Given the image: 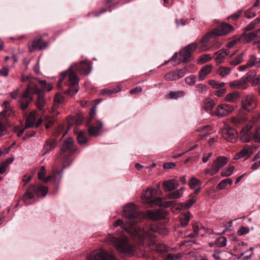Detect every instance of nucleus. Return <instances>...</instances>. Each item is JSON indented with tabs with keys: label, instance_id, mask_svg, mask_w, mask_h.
Returning <instances> with one entry per match:
<instances>
[{
	"label": "nucleus",
	"instance_id": "12",
	"mask_svg": "<svg viewBox=\"0 0 260 260\" xmlns=\"http://www.w3.org/2000/svg\"><path fill=\"white\" fill-rule=\"evenodd\" d=\"M223 138L230 143H235L237 140L238 133L235 128L229 126L222 129Z\"/></svg>",
	"mask_w": 260,
	"mask_h": 260
},
{
	"label": "nucleus",
	"instance_id": "26",
	"mask_svg": "<svg viewBox=\"0 0 260 260\" xmlns=\"http://www.w3.org/2000/svg\"><path fill=\"white\" fill-rule=\"evenodd\" d=\"M57 145V142L55 140L53 139H48L47 140L43 147V155H45L52 150L56 147Z\"/></svg>",
	"mask_w": 260,
	"mask_h": 260
},
{
	"label": "nucleus",
	"instance_id": "54",
	"mask_svg": "<svg viewBox=\"0 0 260 260\" xmlns=\"http://www.w3.org/2000/svg\"><path fill=\"white\" fill-rule=\"evenodd\" d=\"M182 194L180 190H176L174 192L169 193L168 194V198L170 199H177L181 197Z\"/></svg>",
	"mask_w": 260,
	"mask_h": 260
},
{
	"label": "nucleus",
	"instance_id": "11",
	"mask_svg": "<svg viewBox=\"0 0 260 260\" xmlns=\"http://www.w3.org/2000/svg\"><path fill=\"white\" fill-rule=\"evenodd\" d=\"M71 69H74L82 75H88L91 72L92 68L90 62L85 60L80 62L73 63L70 67V70Z\"/></svg>",
	"mask_w": 260,
	"mask_h": 260
},
{
	"label": "nucleus",
	"instance_id": "18",
	"mask_svg": "<svg viewBox=\"0 0 260 260\" xmlns=\"http://www.w3.org/2000/svg\"><path fill=\"white\" fill-rule=\"evenodd\" d=\"M32 101L33 98L31 95L27 94L25 92H23L21 94L20 99L18 101L20 108L22 111L25 110Z\"/></svg>",
	"mask_w": 260,
	"mask_h": 260
},
{
	"label": "nucleus",
	"instance_id": "51",
	"mask_svg": "<svg viewBox=\"0 0 260 260\" xmlns=\"http://www.w3.org/2000/svg\"><path fill=\"white\" fill-rule=\"evenodd\" d=\"M204 107L206 111L209 112L212 111L214 107V102L213 100H209L206 101L205 102Z\"/></svg>",
	"mask_w": 260,
	"mask_h": 260
},
{
	"label": "nucleus",
	"instance_id": "64",
	"mask_svg": "<svg viewBox=\"0 0 260 260\" xmlns=\"http://www.w3.org/2000/svg\"><path fill=\"white\" fill-rule=\"evenodd\" d=\"M252 86H256L260 84V74L257 77H254L252 82L250 83Z\"/></svg>",
	"mask_w": 260,
	"mask_h": 260
},
{
	"label": "nucleus",
	"instance_id": "2",
	"mask_svg": "<svg viewBox=\"0 0 260 260\" xmlns=\"http://www.w3.org/2000/svg\"><path fill=\"white\" fill-rule=\"evenodd\" d=\"M234 30L233 26L230 24L222 22L220 25L206 33L200 41V46L196 42L191 43L180 52V60L183 63L189 62L191 60L192 54L197 48L200 51L212 50L220 48L222 44L217 40L216 38L229 34Z\"/></svg>",
	"mask_w": 260,
	"mask_h": 260
},
{
	"label": "nucleus",
	"instance_id": "10",
	"mask_svg": "<svg viewBox=\"0 0 260 260\" xmlns=\"http://www.w3.org/2000/svg\"><path fill=\"white\" fill-rule=\"evenodd\" d=\"M4 107V109L0 113V137L5 135L7 133V127L5 125L6 121V117L8 111H10L8 115L10 116L11 113H13L12 108L10 106V103L8 101H5L3 104Z\"/></svg>",
	"mask_w": 260,
	"mask_h": 260
},
{
	"label": "nucleus",
	"instance_id": "21",
	"mask_svg": "<svg viewBox=\"0 0 260 260\" xmlns=\"http://www.w3.org/2000/svg\"><path fill=\"white\" fill-rule=\"evenodd\" d=\"M230 55V51L228 49H221L215 52L214 54V58L217 63H221L224 62L226 56Z\"/></svg>",
	"mask_w": 260,
	"mask_h": 260
},
{
	"label": "nucleus",
	"instance_id": "3",
	"mask_svg": "<svg viewBox=\"0 0 260 260\" xmlns=\"http://www.w3.org/2000/svg\"><path fill=\"white\" fill-rule=\"evenodd\" d=\"M110 242L120 253L127 255H132L134 253L135 246L129 242L128 238L125 236L112 237Z\"/></svg>",
	"mask_w": 260,
	"mask_h": 260
},
{
	"label": "nucleus",
	"instance_id": "39",
	"mask_svg": "<svg viewBox=\"0 0 260 260\" xmlns=\"http://www.w3.org/2000/svg\"><path fill=\"white\" fill-rule=\"evenodd\" d=\"M226 237L224 236H220L215 240L213 245L217 247H223L226 246Z\"/></svg>",
	"mask_w": 260,
	"mask_h": 260
},
{
	"label": "nucleus",
	"instance_id": "22",
	"mask_svg": "<svg viewBox=\"0 0 260 260\" xmlns=\"http://www.w3.org/2000/svg\"><path fill=\"white\" fill-rule=\"evenodd\" d=\"M235 52L229 55V59L228 62L233 66H236L241 63L243 60V56L244 53L243 52L241 53L240 54L234 56Z\"/></svg>",
	"mask_w": 260,
	"mask_h": 260
},
{
	"label": "nucleus",
	"instance_id": "8",
	"mask_svg": "<svg viewBox=\"0 0 260 260\" xmlns=\"http://www.w3.org/2000/svg\"><path fill=\"white\" fill-rule=\"evenodd\" d=\"M86 260H118L111 252L104 250H95L86 257Z\"/></svg>",
	"mask_w": 260,
	"mask_h": 260
},
{
	"label": "nucleus",
	"instance_id": "50",
	"mask_svg": "<svg viewBox=\"0 0 260 260\" xmlns=\"http://www.w3.org/2000/svg\"><path fill=\"white\" fill-rule=\"evenodd\" d=\"M209 83L212 87V88L217 89L223 87L225 84L224 82L219 83L213 80H209Z\"/></svg>",
	"mask_w": 260,
	"mask_h": 260
},
{
	"label": "nucleus",
	"instance_id": "31",
	"mask_svg": "<svg viewBox=\"0 0 260 260\" xmlns=\"http://www.w3.org/2000/svg\"><path fill=\"white\" fill-rule=\"evenodd\" d=\"M74 132L76 133L77 139L79 144L83 145L87 142L88 139L86 136V133L84 131H79L77 132V129L75 128Z\"/></svg>",
	"mask_w": 260,
	"mask_h": 260
},
{
	"label": "nucleus",
	"instance_id": "43",
	"mask_svg": "<svg viewBox=\"0 0 260 260\" xmlns=\"http://www.w3.org/2000/svg\"><path fill=\"white\" fill-rule=\"evenodd\" d=\"M185 92L183 91H171L168 94V98L171 99H177L179 98L184 96Z\"/></svg>",
	"mask_w": 260,
	"mask_h": 260
},
{
	"label": "nucleus",
	"instance_id": "24",
	"mask_svg": "<svg viewBox=\"0 0 260 260\" xmlns=\"http://www.w3.org/2000/svg\"><path fill=\"white\" fill-rule=\"evenodd\" d=\"M230 85L231 87L240 89H246L249 86L248 83L243 77L239 80L231 82Z\"/></svg>",
	"mask_w": 260,
	"mask_h": 260
},
{
	"label": "nucleus",
	"instance_id": "41",
	"mask_svg": "<svg viewBox=\"0 0 260 260\" xmlns=\"http://www.w3.org/2000/svg\"><path fill=\"white\" fill-rule=\"evenodd\" d=\"M190 219V214L186 213L182 216V217H180V223L179 224V226H180L181 227H185L186 225H188V222L189 221Z\"/></svg>",
	"mask_w": 260,
	"mask_h": 260
},
{
	"label": "nucleus",
	"instance_id": "48",
	"mask_svg": "<svg viewBox=\"0 0 260 260\" xmlns=\"http://www.w3.org/2000/svg\"><path fill=\"white\" fill-rule=\"evenodd\" d=\"M242 35L244 36L245 41L248 43L251 42L256 39L254 31L249 33H246L244 32L243 33Z\"/></svg>",
	"mask_w": 260,
	"mask_h": 260
},
{
	"label": "nucleus",
	"instance_id": "5",
	"mask_svg": "<svg viewBox=\"0 0 260 260\" xmlns=\"http://www.w3.org/2000/svg\"><path fill=\"white\" fill-rule=\"evenodd\" d=\"M39 80L35 81H31L27 85L24 92L29 95L37 94L38 98L36 105L40 111H42L45 103V94L41 88H39Z\"/></svg>",
	"mask_w": 260,
	"mask_h": 260
},
{
	"label": "nucleus",
	"instance_id": "53",
	"mask_svg": "<svg viewBox=\"0 0 260 260\" xmlns=\"http://www.w3.org/2000/svg\"><path fill=\"white\" fill-rule=\"evenodd\" d=\"M196 76L193 75L186 77L185 78V82L186 84L191 86L193 85L196 83Z\"/></svg>",
	"mask_w": 260,
	"mask_h": 260
},
{
	"label": "nucleus",
	"instance_id": "52",
	"mask_svg": "<svg viewBox=\"0 0 260 260\" xmlns=\"http://www.w3.org/2000/svg\"><path fill=\"white\" fill-rule=\"evenodd\" d=\"M119 91L116 88H113L112 89H103L101 90V94L103 95L111 96L114 93H116Z\"/></svg>",
	"mask_w": 260,
	"mask_h": 260
},
{
	"label": "nucleus",
	"instance_id": "62",
	"mask_svg": "<svg viewBox=\"0 0 260 260\" xmlns=\"http://www.w3.org/2000/svg\"><path fill=\"white\" fill-rule=\"evenodd\" d=\"M36 134V132L35 131H30L29 132H27L26 133H25V136L23 138V139L24 140H26L28 139H29V138H31L33 136H34Z\"/></svg>",
	"mask_w": 260,
	"mask_h": 260
},
{
	"label": "nucleus",
	"instance_id": "37",
	"mask_svg": "<svg viewBox=\"0 0 260 260\" xmlns=\"http://www.w3.org/2000/svg\"><path fill=\"white\" fill-rule=\"evenodd\" d=\"M233 183V180L230 178H227L221 180L216 186L217 190H222L226 188L228 184L231 185Z\"/></svg>",
	"mask_w": 260,
	"mask_h": 260
},
{
	"label": "nucleus",
	"instance_id": "4",
	"mask_svg": "<svg viewBox=\"0 0 260 260\" xmlns=\"http://www.w3.org/2000/svg\"><path fill=\"white\" fill-rule=\"evenodd\" d=\"M48 191V187L39 184H31L24 193L22 200L26 205L30 204L35 195L44 198L47 194Z\"/></svg>",
	"mask_w": 260,
	"mask_h": 260
},
{
	"label": "nucleus",
	"instance_id": "23",
	"mask_svg": "<svg viewBox=\"0 0 260 260\" xmlns=\"http://www.w3.org/2000/svg\"><path fill=\"white\" fill-rule=\"evenodd\" d=\"M155 192L156 190L155 189H147L143 193L141 198L143 200H146L147 202L155 204L156 199L154 200L152 198L153 194Z\"/></svg>",
	"mask_w": 260,
	"mask_h": 260
},
{
	"label": "nucleus",
	"instance_id": "14",
	"mask_svg": "<svg viewBox=\"0 0 260 260\" xmlns=\"http://www.w3.org/2000/svg\"><path fill=\"white\" fill-rule=\"evenodd\" d=\"M187 71V68L185 67L183 69H178L166 73L164 75V78L168 81H175L184 76Z\"/></svg>",
	"mask_w": 260,
	"mask_h": 260
},
{
	"label": "nucleus",
	"instance_id": "63",
	"mask_svg": "<svg viewBox=\"0 0 260 260\" xmlns=\"http://www.w3.org/2000/svg\"><path fill=\"white\" fill-rule=\"evenodd\" d=\"M196 87L200 93H203L207 91L206 86L203 84H199Z\"/></svg>",
	"mask_w": 260,
	"mask_h": 260
},
{
	"label": "nucleus",
	"instance_id": "16",
	"mask_svg": "<svg viewBox=\"0 0 260 260\" xmlns=\"http://www.w3.org/2000/svg\"><path fill=\"white\" fill-rule=\"evenodd\" d=\"M77 150V147L75 145L73 139L72 138H69L66 139V168L70 166L72 160H70L67 157V155L71 156L74 154Z\"/></svg>",
	"mask_w": 260,
	"mask_h": 260
},
{
	"label": "nucleus",
	"instance_id": "17",
	"mask_svg": "<svg viewBox=\"0 0 260 260\" xmlns=\"http://www.w3.org/2000/svg\"><path fill=\"white\" fill-rule=\"evenodd\" d=\"M234 109L233 105L226 104H221L217 106L215 114L219 117H224L229 115Z\"/></svg>",
	"mask_w": 260,
	"mask_h": 260
},
{
	"label": "nucleus",
	"instance_id": "55",
	"mask_svg": "<svg viewBox=\"0 0 260 260\" xmlns=\"http://www.w3.org/2000/svg\"><path fill=\"white\" fill-rule=\"evenodd\" d=\"M249 232V229L248 227L241 226L237 231V235L241 236L245 234H247Z\"/></svg>",
	"mask_w": 260,
	"mask_h": 260
},
{
	"label": "nucleus",
	"instance_id": "34",
	"mask_svg": "<svg viewBox=\"0 0 260 260\" xmlns=\"http://www.w3.org/2000/svg\"><path fill=\"white\" fill-rule=\"evenodd\" d=\"M154 246L156 250L160 253L166 252L168 251V247L163 243L158 241H155L153 243Z\"/></svg>",
	"mask_w": 260,
	"mask_h": 260
},
{
	"label": "nucleus",
	"instance_id": "6",
	"mask_svg": "<svg viewBox=\"0 0 260 260\" xmlns=\"http://www.w3.org/2000/svg\"><path fill=\"white\" fill-rule=\"evenodd\" d=\"M68 77V89H66V95L71 96L75 95L79 90V83L80 78L74 69L66 70V77Z\"/></svg>",
	"mask_w": 260,
	"mask_h": 260
},
{
	"label": "nucleus",
	"instance_id": "49",
	"mask_svg": "<svg viewBox=\"0 0 260 260\" xmlns=\"http://www.w3.org/2000/svg\"><path fill=\"white\" fill-rule=\"evenodd\" d=\"M96 106H93L89 111V118L87 120L86 123V125L88 126L91 122L92 119L94 118L96 115Z\"/></svg>",
	"mask_w": 260,
	"mask_h": 260
},
{
	"label": "nucleus",
	"instance_id": "60",
	"mask_svg": "<svg viewBox=\"0 0 260 260\" xmlns=\"http://www.w3.org/2000/svg\"><path fill=\"white\" fill-rule=\"evenodd\" d=\"M64 79H65V72H62L60 74V77L58 79V83L57 84V87L58 88L60 89L62 87L61 83Z\"/></svg>",
	"mask_w": 260,
	"mask_h": 260
},
{
	"label": "nucleus",
	"instance_id": "20",
	"mask_svg": "<svg viewBox=\"0 0 260 260\" xmlns=\"http://www.w3.org/2000/svg\"><path fill=\"white\" fill-rule=\"evenodd\" d=\"M83 117L82 116L79 115L77 116H70L66 117V122L68 124V129H66V134L68 133V130L71 128L74 124L76 126L81 125L83 122Z\"/></svg>",
	"mask_w": 260,
	"mask_h": 260
},
{
	"label": "nucleus",
	"instance_id": "7",
	"mask_svg": "<svg viewBox=\"0 0 260 260\" xmlns=\"http://www.w3.org/2000/svg\"><path fill=\"white\" fill-rule=\"evenodd\" d=\"M46 173V170L45 167L44 166H42L38 173L39 179L43 180L45 182H48L51 181L57 182L59 181V180L62 177L63 170L62 169H54L53 170L52 175L48 176L47 177H45Z\"/></svg>",
	"mask_w": 260,
	"mask_h": 260
},
{
	"label": "nucleus",
	"instance_id": "42",
	"mask_svg": "<svg viewBox=\"0 0 260 260\" xmlns=\"http://www.w3.org/2000/svg\"><path fill=\"white\" fill-rule=\"evenodd\" d=\"M196 198L191 197V198L187 200L183 203H181V207L183 209H187L190 208L192 205L196 202Z\"/></svg>",
	"mask_w": 260,
	"mask_h": 260
},
{
	"label": "nucleus",
	"instance_id": "1",
	"mask_svg": "<svg viewBox=\"0 0 260 260\" xmlns=\"http://www.w3.org/2000/svg\"><path fill=\"white\" fill-rule=\"evenodd\" d=\"M122 214L127 219L125 223L124 224L123 220L117 219L114 223V226L122 225L124 231L139 244H143L145 240L155 237V232L150 229L147 231L142 228L143 224L140 223L145 219L146 215L143 212H139L134 204H127L123 208Z\"/></svg>",
	"mask_w": 260,
	"mask_h": 260
},
{
	"label": "nucleus",
	"instance_id": "25",
	"mask_svg": "<svg viewBox=\"0 0 260 260\" xmlns=\"http://www.w3.org/2000/svg\"><path fill=\"white\" fill-rule=\"evenodd\" d=\"M163 186L165 192H170L178 187V183L175 179H169L164 182Z\"/></svg>",
	"mask_w": 260,
	"mask_h": 260
},
{
	"label": "nucleus",
	"instance_id": "45",
	"mask_svg": "<svg viewBox=\"0 0 260 260\" xmlns=\"http://www.w3.org/2000/svg\"><path fill=\"white\" fill-rule=\"evenodd\" d=\"M39 83H40V86H41V89L43 92L44 90L50 91L52 88V85L50 84H47L45 80H39Z\"/></svg>",
	"mask_w": 260,
	"mask_h": 260
},
{
	"label": "nucleus",
	"instance_id": "19",
	"mask_svg": "<svg viewBox=\"0 0 260 260\" xmlns=\"http://www.w3.org/2000/svg\"><path fill=\"white\" fill-rule=\"evenodd\" d=\"M48 43L43 40L42 37L35 38L31 44V51L35 50H41L47 46Z\"/></svg>",
	"mask_w": 260,
	"mask_h": 260
},
{
	"label": "nucleus",
	"instance_id": "9",
	"mask_svg": "<svg viewBox=\"0 0 260 260\" xmlns=\"http://www.w3.org/2000/svg\"><path fill=\"white\" fill-rule=\"evenodd\" d=\"M228 157L223 156H219L213 161L211 168L205 170L206 174L213 176L219 172L220 169L224 166L228 162Z\"/></svg>",
	"mask_w": 260,
	"mask_h": 260
},
{
	"label": "nucleus",
	"instance_id": "15",
	"mask_svg": "<svg viewBox=\"0 0 260 260\" xmlns=\"http://www.w3.org/2000/svg\"><path fill=\"white\" fill-rule=\"evenodd\" d=\"M252 126L246 125L243 126L240 132L239 137L240 140L244 143L249 142L253 140Z\"/></svg>",
	"mask_w": 260,
	"mask_h": 260
},
{
	"label": "nucleus",
	"instance_id": "46",
	"mask_svg": "<svg viewBox=\"0 0 260 260\" xmlns=\"http://www.w3.org/2000/svg\"><path fill=\"white\" fill-rule=\"evenodd\" d=\"M172 203L171 201H164L161 198H156L155 205H159L164 208H168L170 207Z\"/></svg>",
	"mask_w": 260,
	"mask_h": 260
},
{
	"label": "nucleus",
	"instance_id": "40",
	"mask_svg": "<svg viewBox=\"0 0 260 260\" xmlns=\"http://www.w3.org/2000/svg\"><path fill=\"white\" fill-rule=\"evenodd\" d=\"M231 72V70L230 68L223 66L220 67L217 71V74L222 77L227 76L230 74Z\"/></svg>",
	"mask_w": 260,
	"mask_h": 260
},
{
	"label": "nucleus",
	"instance_id": "28",
	"mask_svg": "<svg viewBox=\"0 0 260 260\" xmlns=\"http://www.w3.org/2000/svg\"><path fill=\"white\" fill-rule=\"evenodd\" d=\"M63 97L59 93L56 94L54 99V104L52 107V112L53 116L57 115L58 113L56 112V110L58 108L59 105L63 101Z\"/></svg>",
	"mask_w": 260,
	"mask_h": 260
},
{
	"label": "nucleus",
	"instance_id": "56",
	"mask_svg": "<svg viewBox=\"0 0 260 260\" xmlns=\"http://www.w3.org/2000/svg\"><path fill=\"white\" fill-rule=\"evenodd\" d=\"M255 13L256 12L254 11V9L253 8H250L245 12V16L246 18L250 19L256 15Z\"/></svg>",
	"mask_w": 260,
	"mask_h": 260
},
{
	"label": "nucleus",
	"instance_id": "13",
	"mask_svg": "<svg viewBox=\"0 0 260 260\" xmlns=\"http://www.w3.org/2000/svg\"><path fill=\"white\" fill-rule=\"evenodd\" d=\"M241 102L243 109L248 112L253 111L256 106L254 98L251 95H244Z\"/></svg>",
	"mask_w": 260,
	"mask_h": 260
},
{
	"label": "nucleus",
	"instance_id": "59",
	"mask_svg": "<svg viewBox=\"0 0 260 260\" xmlns=\"http://www.w3.org/2000/svg\"><path fill=\"white\" fill-rule=\"evenodd\" d=\"M253 140L255 142H260V127L255 133L253 132Z\"/></svg>",
	"mask_w": 260,
	"mask_h": 260
},
{
	"label": "nucleus",
	"instance_id": "47",
	"mask_svg": "<svg viewBox=\"0 0 260 260\" xmlns=\"http://www.w3.org/2000/svg\"><path fill=\"white\" fill-rule=\"evenodd\" d=\"M234 169L235 166H231L221 171V176L222 177H229L233 174Z\"/></svg>",
	"mask_w": 260,
	"mask_h": 260
},
{
	"label": "nucleus",
	"instance_id": "57",
	"mask_svg": "<svg viewBox=\"0 0 260 260\" xmlns=\"http://www.w3.org/2000/svg\"><path fill=\"white\" fill-rule=\"evenodd\" d=\"M35 118H27L25 121V126L26 128L32 127L34 125L35 122Z\"/></svg>",
	"mask_w": 260,
	"mask_h": 260
},
{
	"label": "nucleus",
	"instance_id": "61",
	"mask_svg": "<svg viewBox=\"0 0 260 260\" xmlns=\"http://www.w3.org/2000/svg\"><path fill=\"white\" fill-rule=\"evenodd\" d=\"M245 121V118H238V117H233L231 119V121L233 123L235 124V125H238L239 124L242 123Z\"/></svg>",
	"mask_w": 260,
	"mask_h": 260
},
{
	"label": "nucleus",
	"instance_id": "35",
	"mask_svg": "<svg viewBox=\"0 0 260 260\" xmlns=\"http://www.w3.org/2000/svg\"><path fill=\"white\" fill-rule=\"evenodd\" d=\"M148 218L153 220H159L163 218V215L159 211H149L147 213Z\"/></svg>",
	"mask_w": 260,
	"mask_h": 260
},
{
	"label": "nucleus",
	"instance_id": "33",
	"mask_svg": "<svg viewBox=\"0 0 260 260\" xmlns=\"http://www.w3.org/2000/svg\"><path fill=\"white\" fill-rule=\"evenodd\" d=\"M248 66L250 67L260 68V57L257 58L255 55H252L248 61Z\"/></svg>",
	"mask_w": 260,
	"mask_h": 260
},
{
	"label": "nucleus",
	"instance_id": "44",
	"mask_svg": "<svg viewBox=\"0 0 260 260\" xmlns=\"http://www.w3.org/2000/svg\"><path fill=\"white\" fill-rule=\"evenodd\" d=\"M256 71L255 70H251L248 72L245 76L243 77L248 83L249 82L251 83L252 82V81L254 78V77L256 76Z\"/></svg>",
	"mask_w": 260,
	"mask_h": 260
},
{
	"label": "nucleus",
	"instance_id": "27",
	"mask_svg": "<svg viewBox=\"0 0 260 260\" xmlns=\"http://www.w3.org/2000/svg\"><path fill=\"white\" fill-rule=\"evenodd\" d=\"M65 136V132L62 134L61 138L62 145L60 148L59 152L57 153L56 155L57 160L58 162H60L62 167H64V162L65 159V141L63 140V138Z\"/></svg>",
	"mask_w": 260,
	"mask_h": 260
},
{
	"label": "nucleus",
	"instance_id": "36",
	"mask_svg": "<svg viewBox=\"0 0 260 260\" xmlns=\"http://www.w3.org/2000/svg\"><path fill=\"white\" fill-rule=\"evenodd\" d=\"M240 96V93L234 91L228 93L224 98V100L228 102H234Z\"/></svg>",
	"mask_w": 260,
	"mask_h": 260
},
{
	"label": "nucleus",
	"instance_id": "30",
	"mask_svg": "<svg viewBox=\"0 0 260 260\" xmlns=\"http://www.w3.org/2000/svg\"><path fill=\"white\" fill-rule=\"evenodd\" d=\"M97 126H91L88 128V132L91 136H97L103 126V123L101 120H98Z\"/></svg>",
	"mask_w": 260,
	"mask_h": 260
},
{
	"label": "nucleus",
	"instance_id": "38",
	"mask_svg": "<svg viewBox=\"0 0 260 260\" xmlns=\"http://www.w3.org/2000/svg\"><path fill=\"white\" fill-rule=\"evenodd\" d=\"M201 184L202 183L200 180L194 177H192L188 182V185L191 189L201 187Z\"/></svg>",
	"mask_w": 260,
	"mask_h": 260
},
{
	"label": "nucleus",
	"instance_id": "32",
	"mask_svg": "<svg viewBox=\"0 0 260 260\" xmlns=\"http://www.w3.org/2000/svg\"><path fill=\"white\" fill-rule=\"evenodd\" d=\"M252 148L250 146L245 145L242 150L237 153V158L244 157L246 156H249L252 154Z\"/></svg>",
	"mask_w": 260,
	"mask_h": 260
},
{
	"label": "nucleus",
	"instance_id": "58",
	"mask_svg": "<svg viewBox=\"0 0 260 260\" xmlns=\"http://www.w3.org/2000/svg\"><path fill=\"white\" fill-rule=\"evenodd\" d=\"M212 57L210 54H202L200 56V60L202 62H205L212 60Z\"/></svg>",
	"mask_w": 260,
	"mask_h": 260
},
{
	"label": "nucleus",
	"instance_id": "29",
	"mask_svg": "<svg viewBox=\"0 0 260 260\" xmlns=\"http://www.w3.org/2000/svg\"><path fill=\"white\" fill-rule=\"evenodd\" d=\"M212 66L211 64H208L203 66L200 71H199V81H202L204 79L205 77L210 73L212 69Z\"/></svg>",
	"mask_w": 260,
	"mask_h": 260
}]
</instances>
